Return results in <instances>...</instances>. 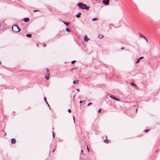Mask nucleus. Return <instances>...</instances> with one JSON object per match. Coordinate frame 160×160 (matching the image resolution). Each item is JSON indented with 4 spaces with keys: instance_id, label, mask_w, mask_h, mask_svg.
Segmentation results:
<instances>
[{
    "instance_id": "cd10ccee",
    "label": "nucleus",
    "mask_w": 160,
    "mask_h": 160,
    "mask_svg": "<svg viewBox=\"0 0 160 160\" xmlns=\"http://www.w3.org/2000/svg\"><path fill=\"white\" fill-rule=\"evenodd\" d=\"M33 11L34 12H38L39 11V10H33Z\"/></svg>"
},
{
    "instance_id": "ddd939ff",
    "label": "nucleus",
    "mask_w": 160,
    "mask_h": 160,
    "mask_svg": "<svg viewBox=\"0 0 160 160\" xmlns=\"http://www.w3.org/2000/svg\"><path fill=\"white\" fill-rule=\"evenodd\" d=\"M130 84L133 87L136 88L137 85L136 84H134L132 82H131L130 83Z\"/></svg>"
},
{
    "instance_id": "aec40b11",
    "label": "nucleus",
    "mask_w": 160,
    "mask_h": 160,
    "mask_svg": "<svg viewBox=\"0 0 160 160\" xmlns=\"http://www.w3.org/2000/svg\"><path fill=\"white\" fill-rule=\"evenodd\" d=\"M65 24L66 26L68 27L70 24V23L69 22H65Z\"/></svg>"
},
{
    "instance_id": "7c9ffc66",
    "label": "nucleus",
    "mask_w": 160,
    "mask_h": 160,
    "mask_svg": "<svg viewBox=\"0 0 160 160\" xmlns=\"http://www.w3.org/2000/svg\"><path fill=\"white\" fill-rule=\"evenodd\" d=\"M73 121H74V122L75 123V118H74V116L73 117Z\"/></svg>"
},
{
    "instance_id": "2eb2a0df",
    "label": "nucleus",
    "mask_w": 160,
    "mask_h": 160,
    "mask_svg": "<svg viewBox=\"0 0 160 160\" xmlns=\"http://www.w3.org/2000/svg\"><path fill=\"white\" fill-rule=\"evenodd\" d=\"M98 37L99 38V39H102L103 37H104V36L103 35H101V34H99Z\"/></svg>"
},
{
    "instance_id": "f704fd0d",
    "label": "nucleus",
    "mask_w": 160,
    "mask_h": 160,
    "mask_svg": "<svg viewBox=\"0 0 160 160\" xmlns=\"http://www.w3.org/2000/svg\"><path fill=\"white\" fill-rule=\"evenodd\" d=\"M46 44H45L43 46H44V47H46Z\"/></svg>"
},
{
    "instance_id": "6e6552de",
    "label": "nucleus",
    "mask_w": 160,
    "mask_h": 160,
    "mask_svg": "<svg viewBox=\"0 0 160 160\" xmlns=\"http://www.w3.org/2000/svg\"><path fill=\"white\" fill-rule=\"evenodd\" d=\"M90 39L88 38L87 35L84 36V40L85 42H88Z\"/></svg>"
},
{
    "instance_id": "b1692460",
    "label": "nucleus",
    "mask_w": 160,
    "mask_h": 160,
    "mask_svg": "<svg viewBox=\"0 0 160 160\" xmlns=\"http://www.w3.org/2000/svg\"><path fill=\"white\" fill-rule=\"evenodd\" d=\"M76 60H74V61H72L71 62V63L72 64H73L74 63L76 62Z\"/></svg>"
},
{
    "instance_id": "393cba45",
    "label": "nucleus",
    "mask_w": 160,
    "mask_h": 160,
    "mask_svg": "<svg viewBox=\"0 0 160 160\" xmlns=\"http://www.w3.org/2000/svg\"><path fill=\"white\" fill-rule=\"evenodd\" d=\"M68 112L69 113L71 112V110L70 109H69L68 111Z\"/></svg>"
},
{
    "instance_id": "4c0bfd02",
    "label": "nucleus",
    "mask_w": 160,
    "mask_h": 160,
    "mask_svg": "<svg viewBox=\"0 0 160 160\" xmlns=\"http://www.w3.org/2000/svg\"><path fill=\"white\" fill-rule=\"evenodd\" d=\"M55 149H54L53 150V151H52V152H54V151H55Z\"/></svg>"
},
{
    "instance_id": "7ed1b4c3",
    "label": "nucleus",
    "mask_w": 160,
    "mask_h": 160,
    "mask_svg": "<svg viewBox=\"0 0 160 160\" xmlns=\"http://www.w3.org/2000/svg\"><path fill=\"white\" fill-rule=\"evenodd\" d=\"M110 97L111 98L117 101H120L121 100L117 98L116 96L113 95H111L110 96Z\"/></svg>"
},
{
    "instance_id": "58836bf2",
    "label": "nucleus",
    "mask_w": 160,
    "mask_h": 160,
    "mask_svg": "<svg viewBox=\"0 0 160 160\" xmlns=\"http://www.w3.org/2000/svg\"><path fill=\"white\" fill-rule=\"evenodd\" d=\"M65 22V21H63V23H64L65 24V22Z\"/></svg>"
},
{
    "instance_id": "4be33fe9",
    "label": "nucleus",
    "mask_w": 160,
    "mask_h": 160,
    "mask_svg": "<svg viewBox=\"0 0 160 160\" xmlns=\"http://www.w3.org/2000/svg\"><path fill=\"white\" fill-rule=\"evenodd\" d=\"M97 19H97V18H94L92 19V21H95L96 20H97Z\"/></svg>"
},
{
    "instance_id": "c756f323",
    "label": "nucleus",
    "mask_w": 160,
    "mask_h": 160,
    "mask_svg": "<svg viewBox=\"0 0 160 160\" xmlns=\"http://www.w3.org/2000/svg\"><path fill=\"white\" fill-rule=\"evenodd\" d=\"M87 150H88V152H89V148H88V146H87Z\"/></svg>"
},
{
    "instance_id": "f03ea898",
    "label": "nucleus",
    "mask_w": 160,
    "mask_h": 160,
    "mask_svg": "<svg viewBox=\"0 0 160 160\" xmlns=\"http://www.w3.org/2000/svg\"><path fill=\"white\" fill-rule=\"evenodd\" d=\"M47 70L46 75L45 76V78L46 80H48L49 78L50 73L49 69L46 68Z\"/></svg>"
},
{
    "instance_id": "72a5a7b5",
    "label": "nucleus",
    "mask_w": 160,
    "mask_h": 160,
    "mask_svg": "<svg viewBox=\"0 0 160 160\" xmlns=\"http://www.w3.org/2000/svg\"><path fill=\"white\" fill-rule=\"evenodd\" d=\"M124 48V47H122L121 48V49L122 50V49H123Z\"/></svg>"
},
{
    "instance_id": "37998d69",
    "label": "nucleus",
    "mask_w": 160,
    "mask_h": 160,
    "mask_svg": "<svg viewBox=\"0 0 160 160\" xmlns=\"http://www.w3.org/2000/svg\"><path fill=\"white\" fill-rule=\"evenodd\" d=\"M96 0V1H98V0Z\"/></svg>"
},
{
    "instance_id": "a878e982",
    "label": "nucleus",
    "mask_w": 160,
    "mask_h": 160,
    "mask_svg": "<svg viewBox=\"0 0 160 160\" xmlns=\"http://www.w3.org/2000/svg\"><path fill=\"white\" fill-rule=\"evenodd\" d=\"M84 102V100H82V101H79V102H80V105H81V104L82 102Z\"/></svg>"
},
{
    "instance_id": "a19ab883",
    "label": "nucleus",
    "mask_w": 160,
    "mask_h": 160,
    "mask_svg": "<svg viewBox=\"0 0 160 160\" xmlns=\"http://www.w3.org/2000/svg\"><path fill=\"white\" fill-rule=\"evenodd\" d=\"M6 135H7L6 133H5V134H4V136H5Z\"/></svg>"
},
{
    "instance_id": "9b49d317",
    "label": "nucleus",
    "mask_w": 160,
    "mask_h": 160,
    "mask_svg": "<svg viewBox=\"0 0 160 160\" xmlns=\"http://www.w3.org/2000/svg\"><path fill=\"white\" fill-rule=\"evenodd\" d=\"M143 58H144V57L143 56L140 57L139 58H138L137 61L135 63H138L139 62V61L141 59H143Z\"/></svg>"
},
{
    "instance_id": "0eeeda50",
    "label": "nucleus",
    "mask_w": 160,
    "mask_h": 160,
    "mask_svg": "<svg viewBox=\"0 0 160 160\" xmlns=\"http://www.w3.org/2000/svg\"><path fill=\"white\" fill-rule=\"evenodd\" d=\"M44 101L47 104V105L48 106V107L49 108V109H51V107L49 105V104L48 103V102H47V99H46V98L45 97H44Z\"/></svg>"
},
{
    "instance_id": "412c9836",
    "label": "nucleus",
    "mask_w": 160,
    "mask_h": 160,
    "mask_svg": "<svg viewBox=\"0 0 160 160\" xmlns=\"http://www.w3.org/2000/svg\"><path fill=\"white\" fill-rule=\"evenodd\" d=\"M52 137H53V139H54V138H55V134H54V132L53 131H52Z\"/></svg>"
},
{
    "instance_id": "473e14b6",
    "label": "nucleus",
    "mask_w": 160,
    "mask_h": 160,
    "mask_svg": "<svg viewBox=\"0 0 160 160\" xmlns=\"http://www.w3.org/2000/svg\"><path fill=\"white\" fill-rule=\"evenodd\" d=\"M76 90H77L79 92V91H80V90H79V88H77V89H76Z\"/></svg>"
},
{
    "instance_id": "a211bd4d",
    "label": "nucleus",
    "mask_w": 160,
    "mask_h": 160,
    "mask_svg": "<svg viewBox=\"0 0 160 160\" xmlns=\"http://www.w3.org/2000/svg\"><path fill=\"white\" fill-rule=\"evenodd\" d=\"M66 31L69 32H71V30L70 29L68 28H66Z\"/></svg>"
},
{
    "instance_id": "6ab92c4d",
    "label": "nucleus",
    "mask_w": 160,
    "mask_h": 160,
    "mask_svg": "<svg viewBox=\"0 0 160 160\" xmlns=\"http://www.w3.org/2000/svg\"><path fill=\"white\" fill-rule=\"evenodd\" d=\"M103 142H105V143H108V142H109V140L107 139H104V140H103Z\"/></svg>"
},
{
    "instance_id": "423d86ee",
    "label": "nucleus",
    "mask_w": 160,
    "mask_h": 160,
    "mask_svg": "<svg viewBox=\"0 0 160 160\" xmlns=\"http://www.w3.org/2000/svg\"><path fill=\"white\" fill-rule=\"evenodd\" d=\"M140 37L141 38H143L145 39L147 42H148V40L147 38L143 34H141V33H139Z\"/></svg>"
},
{
    "instance_id": "f8f14e48",
    "label": "nucleus",
    "mask_w": 160,
    "mask_h": 160,
    "mask_svg": "<svg viewBox=\"0 0 160 160\" xmlns=\"http://www.w3.org/2000/svg\"><path fill=\"white\" fill-rule=\"evenodd\" d=\"M81 13L80 12H78L77 14L76 15V17L77 18H79L81 17Z\"/></svg>"
},
{
    "instance_id": "c9c22d12",
    "label": "nucleus",
    "mask_w": 160,
    "mask_h": 160,
    "mask_svg": "<svg viewBox=\"0 0 160 160\" xmlns=\"http://www.w3.org/2000/svg\"><path fill=\"white\" fill-rule=\"evenodd\" d=\"M75 96V95H74L73 96V99L74 100V98Z\"/></svg>"
},
{
    "instance_id": "c85d7f7f",
    "label": "nucleus",
    "mask_w": 160,
    "mask_h": 160,
    "mask_svg": "<svg viewBox=\"0 0 160 160\" xmlns=\"http://www.w3.org/2000/svg\"><path fill=\"white\" fill-rule=\"evenodd\" d=\"M101 112V109H99L98 111V112L99 113Z\"/></svg>"
},
{
    "instance_id": "e433bc0d",
    "label": "nucleus",
    "mask_w": 160,
    "mask_h": 160,
    "mask_svg": "<svg viewBox=\"0 0 160 160\" xmlns=\"http://www.w3.org/2000/svg\"><path fill=\"white\" fill-rule=\"evenodd\" d=\"M137 110H138V109H136V112H137Z\"/></svg>"
},
{
    "instance_id": "79ce46f5",
    "label": "nucleus",
    "mask_w": 160,
    "mask_h": 160,
    "mask_svg": "<svg viewBox=\"0 0 160 160\" xmlns=\"http://www.w3.org/2000/svg\"><path fill=\"white\" fill-rule=\"evenodd\" d=\"M1 62L0 61V65L1 64Z\"/></svg>"
},
{
    "instance_id": "f257e3e1",
    "label": "nucleus",
    "mask_w": 160,
    "mask_h": 160,
    "mask_svg": "<svg viewBox=\"0 0 160 160\" xmlns=\"http://www.w3.org/2000/svg\"><path fill=\"white\" fill-rule=\"evenodd\" d=\"M77 5L79 8L82 9H86L88 10L90 8L89 6H88L82 2H79L78 3Z\"/></svg>"
},
{
    "instance_id": "39448f33",
    "label": "nucleus",
    "mask_w": 160,
    "mask_h": 160,
    "mask_svg": "<svg viewBox=\"0 0 160 160\" xmlns=\"http://www.w3.org/2000/svg\"><path fill=\"white\" fill-rule=\"evenodd\" d=\"M18 26L16 25H13L12 26V30L13 32H15V30L17 31V30L18 29Z\"/></svg>"
},
{
    "instance_id": "9d476101",
    "label": "nucleus",
    "mask_w": 160,
    "mask_h": 160,
    "mask_svg": "<svg viewBox=\"0 0 160 160\" xmlns=\"http://www.w3.org/2000/svg\"><path fill=\"white\" fill-rule=\"evenodd\" d=\"M29 18H24L23 20L24 22H28L29 21Z\"/></svg>"
},
{
    "instance_id": "4468645a",
    "label": "nucleus",
    "mask_w": 160,
    "mask_h": 160,
    "mask_svg": "<svg viewBox=\"0 0 160 160\" xmlns=\"http://www.w3.org/2000/svg\"><path fill=\"white\" fill-rule=\"evenodd\" d=\"M79 81L78 80H74L73 82V84H78L79 82Z\"/></svg>"
},
{
    "instance_id": "dca6fc26",
    "label": "nucleus",
    "mask_w": 160,
    "mask_h": 160,
    "mask_svg": "<svg viewBox=\"0 0 160 160\" xmlns=\"http://www.w3.org/2000/svg\"><path fill=\"white\" fill-rule=\"evenodd\" d=\"M32 34H27L26 35V37L28 38H31Z\"/></svg>"
},
{
    "instance_id": "bb28decb",
    "label": "nucleus",
    "mask_w": 160,
    "mask_h": 160,
    "mask_svg": "<svg viewBox=\"0 0 160 160\" xmlns=\"http://www.w3.org/2000/svg\"><path fill=\"white\" fill-rule=\"evenodd\" d=\"M92 104V102H89L88 103V106H89L90 105H91Z\"/></svg>"
},
{
    "instance_id": "2f4dec72",
    "label": "nucleus",
    "mask_w": 160,
    "mask_h": 160,
    "mask_svg": "<svg viewBox=\"0 0 160 160\" xmlns=\"http://www.w3.org/2000/svg\"><path fill=\"white\" fill-rule=\"evenodd\" d=\"M81 152H82V154H83V150H81Z\"/></svg>"
},
{
    "instance_id": "1a4fd4ad",
    "label": "nucleus",
    "mask_w": 160,
    "mask_h": 160,
    "mask_svg": "<svg viewBox=\"0 0 160 160\" xmlns=\"http://www.w3.org/2000/svg\"><path fill=\"white\" fill-rule=\"evenodd\" d=\"M16 140L14 138H12L11 139V143L12 144H14L16 143Z\"/></svg>"
},
{
    "instance_id": "5701e85b",
    "label": "nucleus",
    "mask_w": 160,
    "mask_h": 160,
    "mask_svg": "<svg viewBox=\"0 0 160 160\" xmlns=\"http://www.w3.org/2000/svg\"><path fill=\"white\" fill-rule=\"evenodd\" d=\"M149 129H146L143 131L145 132H148L149 131Z\"/></svg>"
},
{
    "instance_id": "f3484780",
    "label": "nucleus",
    "mask_w": 160,
    "mask_h": 160,
    "mask_svg": "<svg viewBox=\"0 0 160 160\" xmlns=\"http://www.w3.org/2000/svg\"><path fill=\"white\" fill-rule=\"evenodd\" d=\"M17 30H18V31L15 30V32H19L21 30V29L20 28H19V27H18V29H17Z\"/></svg>"
},
{
    "instance_id": "ea45409f",
    "label": "nucleus",
    "mask_w": 160,
    "mask_h": 160,
    "mask_svg": "<svg viewBox=\"0 0 160 160\" xmlns=\"http://www.w3.org/2000/svg\"><path fill=\"white\" fill-rule=\"evenodd\" d=\"M158 150H157L156 151H155V152H158Z\"/></svg>"
},
{
    "instance_id": "20e7f679",
    "label": "nucleus",
    "mask_w": 160,
    "mask_h": 160,
    "mask_svg": "<svg viewBox=\"0 0 160 160\" xmlns=\"http://www.w3.org/2000/svg\"><path fill=\"white\" fill-rule=\"evenodd\" d=\"M102 2L105 5H109V0H103Z\"/></svg>"
}]
</instances>
